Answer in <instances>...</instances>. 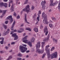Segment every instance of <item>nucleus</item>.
Returning a JSON list of instances; mask_svg holds the SVG:
<instances>
[{"label":"nucleus","instance_id":"nucleus-1","mask_svg":"<svg viewBox=\"0 0 60 60\" xmlns=\"http://www.w3.org/2000/svg\"><path fill=\"white\" fill-rule=\"evenodd\" d=\"M42 18H44V17L43 21V23L45 24H48L49 23V22H48V21H47L48 20L47 16L46 14H45L44 12H43L42 13Z\"/></svg>","mask_w":60,"mask_h":60},{"label":"nucleus","instance_id":"nucleus-2","mask_svg":"<svg viewBox=\"0 0 60 60\" xmlns=\"http://www.w3.org/2000/svg\"><path fill=\"white\" fill-rule=\"evenodd\" d=\"M19 48V49L21 50V52L22 53H25L27 49V48L24 47L21 45H20Z\"/></svg>","mask_w":60,"mask_h":60},{"label":"nucleus","instance_id":"nucleus-3","mask_svg":"<svg viewBox=\"0 0 60 60\" xmlns=\"http://www.w3.org/2000/svg\"><path fill=\"white\" fill-rule=\"evenodd\" d=\"M45 45V42H42V45L41 47L43 48V50L41 51H40V49H38V53L39 54H42L44 52V49L43 48V47Z\"/></svg>","mask_w":60,"mask_h":60},{"label":"nucleus","instance_id":"nucleus-4","mask_svg":"<svg viewBox=\"0 0 60 60\" xmlns=\"http://www.w3.org/2000/svg\"><path fill=\"white\" fill-rule=\"evenodd\" d=\"M10 34H12V37H15V38L14 39V40H17L19 38V37L17 35V34L16 33L13 34L12 32H11L10 33Z\"/></svg>","mask_w":60,"mask_h":60},{"label":"nucleus","instance_id":"nucleus-5","mask_svg":"<svg viewBox=\"0 0 60 60\" xmlns=\"http://www.w3.org/2000/svg\"><path fill=\"white\" fill-rule=\"evenodd\" d=\"M57 52H55L51 55V59H53L54 58H56L57 57Z\"/></svg>","mask_w":60,"mask_h":60},{"label":"nucleus","instance_id":"nucleus-6","mask_svg":"<svg viewBox=\"0 0 60 60\" xmlns=\"http://www.w3.org/2000/svg\"><path fill=\"white\" fill-rule=\"evenodd\" d=\"M30 10V9L29 8V6L28 5L26 6V8L23 9L22 11H25L26 12H29Z\"/></svg>","mask_w":60,"mask_h":60},{"label":"nucleus","instance_id":"nucleus-7","mask_svg":"<svg viewBox=\"0 0 60 60\" xmlns=\"http://www.w3.org/2000/svg\"><path fill=\"white\" fill-rule=\"evenodd\" d=\"M8 4L6 3H4L3 2L0 3V6L1 7H2V6H4L5 7V8H7L8 7Z\"/></svg>","mask_w":60,"mask_h":60},{"label":"nucleus","instance_id":"nucleus-8","mask_svg":"<svg viewBox=\"0 0 60 60\" xmlns=\"http://www.w3.org/2000/svg\"><path fill=\"white\" fill-rule=\"evenodd\" d=\"M46 4L45 1H42L41 3V4L42 6V9L43 10L45 9L46 7L45 6V4Z\"/></svg>","mask_w":60,"mask_h":60},{"label":"nucleus","instance_id":"nucleus-9","mask_svg":"<svg viewBox=\"0 0 60 60\" xmlns=\"http://www.w3.org/2000/svg\"><path fill=\"white\" fill-rule=\"evenodd\" d=\"M7 19H9V20H10V22L11 23H12L13 22V19H12V16H11V15L9 16L8 17H7Z\"/></svg>","mask_w":60,"mask_h":60},{"label":"nucleus","instance_id":"nucleus-10","mask_svg":"<svg viewBox=\"0 0 60 60\" xmlns=\"http://www.w3.org/2000/svg\"><path fill=\"white\" fill-rule=\"evenodd\" d=\"M27 37V36H26L23 39V42L25 43H27L28 40H26V38Z\"/></svg>","mask_w":60,"mask_h":60},{"label":"nucleus","instance_id":"nucleus-11","mask_svg":"<svg viewBox=\"0 0 60 60\" xmlns=\"http://www.w3.org/2000/svg\"><path fill=\"white\" fill-rule=\"evenodd\" d=\"M44 31L45 33L46 32L45 34V35H47V34H48V30L47 27L46 26H45L44 27Z\"/></svg>","mask_w":60,"mask_h":60},{"label":"nucleus","instance_id":"nucleus-12","mask_svg":"<svg viewBox=\"0 0 60 60\" xmlns=\"http://www.w3.org/2000/svg\"><path fill=\"white\" fill-rule=\"evenodd\" d=\"M15 23H16V22H15V20H14V22L12 24V27L11 28V30H13L14 29L13 28V27H14V26L15 25Z\"/></svg>","mask_w":60,"mask_h":60},{"label":"nucleus","instance_id":"nucleus-13","mask_svg":"<svg viewBox=\"0 0 60 60\" xmlns=\"http://www.w3.org/2000/svg\"><path fill=\"white\" fill-rule=\"evenodd\" d=\"M13 4H12V5L11 6V7L10 9V11H11V12H12L14 11V6Z\"/></svg>","mask_w":60,"mask_h":60},{"label":"nucleus","instance_id":"nucleus-14","mask_svg":"<svg viewBox=\"0 0 60 60\" xmlns=\"http://www.w3.org/2000/svg\"><path fill=\"white\" fill-rule=\"evenodd\" d=\"M41 11L40 10L38 11V20L39 21H40V19L39 18H40V14H41Z\"/></svg>","mask_w":60,"mask_h":60},{"label":"nucleus","instance_id":"nucleus-15","mask_svg":"<svg viewBox=\"0 0 60 60\" xmlns=\"http://www.w3.org/2000/svg\"><path fill=\"white\" fill-rule=\"evenodd\" d=\"M49 45L46 46L45 50H46V52H48L49 51V49H48V48H49Z\"/></svg>","mask_w":60,"mask_h":60},{"label":"nucleus","instance_id":"nucleus-16","mask_svg":"<svg viewBox=\"0 0 60 60\" xmlns=\"http://www.w3.org/2000/svg\"><path fill=\"white\" fill-rule=\"evenodd\" d=\"M53 0H50L51 4H50L51 6H54L55 5V4L53 3Z\"/></svg>","mask_w":60,"mask_h":60},{"label":"nucleus","instance_id":"nucleus-17","mask_svg":"<svg viewBox=\"0 0 60 60\" xmlns=\"http://www.w3.org/2000/svg\"><path fill=\"white\" fill-rule=\"evenodd\" d=\"M47 52V54L48 57V58H49L51 56V54H50V53H49V51H48V52Z\"/></svg>","mask_w":60,"mask_h":60},{"label":"nucleus","instance_id":"nucleus-18","mask_svg":"<svg viewBox=\"0 0 60 60\" xmlns=\"http://www.w3.org/2000/svg\"><path fill=\"white\" fill-rule=\"evenodd\" d=\"M49 36H48L47 37V38H45V39L43 40V41H48L49 40Z\"/></svg>","mask_w":60,"mask_h":60},{"label":"nucleus","instance_id":"nucleus-19","mask_svg":"<svg viewBox=\"0 0 60 60\" xmlns=\"http://www.w3.org/2000/svg\"><path fill=\"white\" fill-rule=\"evenodd\" d=\"M25 20L26 22H27L28 24H29V22L27 21V19H26V14H25Z\"/></svg>","mask_w":60,"mask_h":60},{"label":"nucleus","instance_id":"nucleus-20","mask_svg":"<svg viewBox=\"0 0 60 60\" xmlns=\"http://www.w3.org/2000/svg\"><path fill=\"white\" fill-rule=\"evenodd\" d=\"M9 31L10 29H8L7 31H6L5 33V34L6 35L8 34L9 33Z\"/></svg>","mask_w":60,"mask_h":60},{"label":"nucleus","instance_id":"nucleus-21","mask_svg":"<svg viewBox=\"0 0 60 60\" xmlns=\"http://www.w3.org/2000/svg\"><path fill=\"white\" fill-rule=\"evenodd\" d=\"M41 47V42H39L38 43V48H39Z\"/></svg>","mask_w":60,"mask_h":60},{"label":"nucleus","instance_id":"nucleus-22","mask_svg":"<svg viewBox=\"0 0 60 60\" xmlns=\"http://www.w3.org/2000/svg\"><path fill=\"white\" fill-rule=\"evenodd\" d=\"M34 40H35V39L34 38V37L32 38L31 39V41L32 42H34Z\"/></svg>","mask_w":60,"mask_h":60},{"label":"nucleus","instance_id":"nucleus-23","mask_svg":"<svg viewBox=\"0 0 60 60\" xmlns=\"http://www.w3.org/2000/svg\"><path fill=\"white\" fill-rule=\"evenodd\" d=\"M27 43L29 45V46H30V47H32V43L31 42H27Z\"/></svg>","mask_w":60,"mask_h":60},{"label":"nucleus","instance_id":"nucleus-24","mask_svg":"<svg viewBox=\"0 0 60 60\" xmlns=\"http://www.w3.org/2000/svg\"><path fill=\"white\" fill-rule=\"evenodd\" d=\"M58 8L59 9V11L60 12V1H59V2Z\"/></svg>","mask_w":60,"mask_h":60},{"label":"nucleus","instance_id":"nucleus-25","mask_svg":"<svg viewBox=\"0 0 60 60\" xmlns=\"http://www.w3.org/2000/svg\"><path fill=\"white\" fill-rule=\"evenodd\" d=\"M17 56H19V57H21V56H22V55L21 53H19L18 54Z\"/></svg>","mask_w":60,"mask_h":60},{"label":"nucleus","instance_id":"nucleus-26","mask_svg":"<svg viewBox=\"0 0 60 60\" xmlns=\"http://www.w3.org/2000/svg\"><path fill=\"white\" fill-rule=\"evenodd\" d=\"M36 52L37 53L38 52V43H37V44L36 45Z\"/></svg>","mask_w":60,"mask_h":60},{"label":"nucleus","instance_id":"nucleus-27","mask_svg":"<svg viewBox=\"0 0 60 60\" xmlns=\"http://www.w3.org/2000/svg\"><path fill=\"white\" fill-rule=\"evenodd\" d=\"M34 30L35 32H38V29L36 28H34Z\"/></svg>","mask_w":60,"mask_h":60},{"label":"nucleus","instance_id":"nucleus-28","mask_svg":"<svg viewBox=\"0 0 60 60\" xmlns=\"http://www.w3.org/2000/svg\"><path fill=\"white\" fill-rule=\"evenodd\" d=\"M7 11V10H4L3 11V12L2 14V15H4V14H5Z\"/></svg>","mask_w":60,"mask_h":60},{"label":"nucleus","instance_id":"nucleus-29","mask_svg":"<svg viewBox=\"0 0 60 60\" xmlns=\"http://www.w3.org/2000/svg\"><path fill=\"white\" fill-rule=\"evenodd\" d=\"M52 20L54 21H56V18L54 17H52Z\"/></svg>","mask_w":60,"mask_h":60},{"label":"nucleus","instance_id":"nucleus-30","mask_svg":"<svg viewBox=\"0 0 60 60\" xmlns=\"http://www.w3.org/2000/svg\"><path fill=\"white\" fill-rule=\"evenodd\" d=\"M37 17V15H36V13H35L34 15L33 16V18L34 19H35V18Z\"/></svg>","mask_w":60,"mask_h":60},{"label":"nucleus","instance_id":"nucleus-31","mask_svg":"<svg viewBox=\"0 0 60 60\" xmlns=\"http://www.w3.org/2000/svg\"><path fill=\"white\" fill-rule=\"evenodd\" d=\"M28 0H26L25 2L24 3V4H27L28 3Z\"/></svg>","mask_w":60,"mask_h":60},{"label":"nucleus","instance_id":"nucleus-32","mask_svg":"<svg viewBox=\"0 0 60 60\" xmlns=\"http://www.w3.org/2000/svg\"><path fill=\"white\" fill-rule=\"evenodd\" d=\"M3 27L5 29H6L7 28V26L6 25H3Z\"/></svg>","mask_w":60,"mask_h":60},{"label":"nucleus","instance_id":"nucleus-33","mask_svg":"<svg viewBox=\"0 0 60 60\" xmlns=\"http://www.w3.org/2000/svg\"><path fill=\"white\" fill-rule=\"evenodd\" d=\"M26 30H28L29 31H31V30L29 28H26Z\"/></svg>","mask_w":60,"mask_h":60},{"label":"nucleus","instance_id":"nucleus-34","mask_svg":"<svg viewBox=\"0 0 60 60\" xmlns=\"http://www.w3.org/2000/svg\"><path fill=\"white\" fill-rule=\"evenodd\" d=\"M4 39L2 40V41H0V43L1 44H3L4 43Z\"/></svg>","mask_w":60,"mask_h":60},{"label":"nucleus","instance_id":"nucleus-35","mask_svg":"<svg viewBox=\"0 0 60 60\" xmlns=\"http://www.w3.org/2000/svg\"><path fill=\"white\" fill-rule=\"evenodd\" d=\"M46 55V53H44V54L43 55V56L42 57V58H44Z\"/></svg>","mask_w":60,"mask_h":60},{"label":"nucleus","instance_id":"nucleus-36","mask_svg":"<svg viewBox=\"0 0 60 60\" xmlns=\"http://www.w3.org/2000/svg\"><path fill=\"white\" fill-rule=\"evenodd\" d=\"M55 49V47H52V48L51 49V51H52L53 50Z\"/></svg>","mask_w":60,"mask_h":60},{"label":"nucleus","instance_id":"nucleus-37","mask_svg":"<svg viewBox=\"0 0 60 60\" xmlns=\"http://www.w3.org/2000/svg\"><path fill=\"white\" fill-rule=\"evenodd\" d=\"M34 9V7L32 5L31 7V9L32 10H33Z\"/></svg>","mask_w":60,"mask_h":60},{"label":"nucleus","instance_id":"nucleus-38","mask_svg":"<svg viewBox=\"0 0 60 60\" xmlns=\"http://www.w3.org/2000/svg\"><path fill=\"white\" fill-rule=\"evenodd\" d=\"M19 30H21L22 32H23L24 31V29L22 28H20L19 29Z\"/></svg>","mask_w":60,"mask_h":60},{"label":"nucleus","instance_id":"nucleus-39","mask_svg":"<svg viewBox=\"0 0 60 60\" xmlns=\"http://www.w3.org/2000/svg\"><path fill=\"white\" fill-rule=\"evenodd\" d=\"M49 26L50 27H52L53 26V25L51 24H50L49 25Z\"/></svg>","mask_w":60,"mask_h":60},{"label":"nucleus","instance_id":"nucleus-40","mask_svg":"<svg viewBox=\"0 0 60 60\" xmlns=\"http://www.w3.org/2000/svg\"><path fill=\"white\" fill-rule=\"evenodd\" d=\"M22 60V58H17V60Z\"/></svg>","mask_w":60,"mask_h":60},{"label":"nucleus","instance_id":"nucleus-41","mask_svg":"<svg viewBox=\"0 0 60 60\" xmlns=\"http://www.w3.org/2000/svg\"><path fill=\"white\" fill-rule=\"evenodd\" d=\"M9 21L8 20L6 21L5 22L6 24H7L8 23V22Z\"/></svg>","mask_w":60,"mask_h":60},{"label":"nucleus","instance_id":"nucleus-42","mask_svg":"<svg viewBox=\"0 0 60 60\" xmlns=\"http://www.w3.org/2000/svg\"><path fill=\"white\" fill-rule=\"evenodd\" d=\"M40 28H41V29H42V28H43V26H42V25H41Z\"/></svg>","mask_w":60,"mask_h":60},{"label":"nucleus","instance_id":"nucleus-43","mask_svg":"<svg viewBox=\"0 0 60 60\" xmlns=\"http://www.w3.org/2000/svg\"><path fill=\"white\" fill-rule=\"evenodd\" d=\"M20 18V16H19V15H18L17 17V19H19Z\"/></svg>","mask_w":60,"mask_h":60},{"label":"nucleus","instance_id":"nucleus-44","mask_svg":"<svg viewBox=\"0 0 60 60\" xmlns=\"http://www.w3.org/2000/svg\"><path fill=\"white\" fill-rule=\"evenodd\" d=\"M10 6H11V2H9V3L8 7H10Z\"/></svg>","mask_w":60,"mask_h":60},{"label":"nucleus","instance_id":"nucleus-45","mask_svg":"<svg viewBox=\"0 0 60 60\" xmlns=\"http://www.w3.org/2000/svg\"><path fill=\"white\" fill-rule=\"evenodd\" d=\"M15 43L14 42H12L11 43V45H14Z\"/></svg>","mask_w":60,"mask_h":60},{"label":"nucleus","instance_id":"nucleus-46","mask_svg":"<svg viewBox=\"0 0 60 60\" xmlns=\"http://www.w3.org/2000/svg\"><path fill=\"white\" fill-rule=\"evenodd\" d=\"M18 33H22V31H20L19 30H18Z\"/></svg>","mask_w":60,"mask_h":60},{"label":"nucleus","instance_id":"nucleus-47","mask_svg":"<svg viewBox=\"0 0 60 60\" xmlns=\"http://www.w3.org/2000/svg\"><path fill=\"white\" fill-rule=\"evenodd\" d=\"M5 49H9V47H8V46H6L5 47Z\"/></svg>","mask_w":60,"mask_h":60},{"label":"nucleus","instance_id":"nucleus-48","mask_svg":"<svg viewBox=\"0 0 60 60\" xmlns=\"http://www.w3.org/2000/svg\"><path fill=\"white\" fill-rule=\"evenodd\" d=\"M4 38L3 37L2 38H0V40H4Z\"/></svg>","mask_w":60,"mask_h":60},{"label":"nucleus","instance_id":"nucleus-49","mask_svg":"<svg viewBox=\"0 0 60 60\" xmlns=\"http://www.w3.org/2000/svg\"><path fill=\"white\" fill-rule=\"evenodd\" d=\"M55 5H56V4H58V1H56L55 2Z\"/></svg>","mask_w":60,"mask_h":60},{"label":"nucleus","instance_id":"nucleus-50","mask_svg":"<svg viewBox=\"0 0 60 60\" xmlns=\"http://www.w3.org/2000/svg\"><path fill=\"white\" fill-rule=\"evenodd\" d=\"M24 24H22L20 26L21 27L23 26H24Z\"/></svg>","mask_w":60,"mask_h":60},{"label":"nucleus","instance_id":"nucleus-51","mask_svg":"<svg viewBox=\"0 0 60 60\" xmlns=\"http://www.w3.org/2000/svg\"><path fill=\"white\" fill-rule=\"evenodd\" d=\"M49 23H53V22L51 20H50L49 21Z\"/></svg>","mask_w":60,"mask_h":60},{"label":"nucleus","instance_id":"nucleus-52","mask_svg":"<svg viewBox=\"0 0 60 60\" xmlns=\"http://www.w3.org/2000/svg\"><path fill=\"white\" fill-rule=\"evenodd\" d=\"M4 2H7L8 1V0H3Z\"/></svg>","mask_w":60,"mask_h":60},{"label":"nucleus","instance_id":"nucleus-53","mask_svg":"<svg viewBox=\"0 0 60 60\" xmlns=\"http://www.w3.org/2000/svg\"><path fill=\"white\" fill-rule=\"evenodd\" d=\"M15 0L16 1V4H18L17 1H19V0Z\"/></svg>","mask_w":60,"mask_h":60},{"label":"nucleus","instance_id":"nucleus-54","mask_svg":"<svg viewBox=\"0 0 60 60\" xmlns=\"http://www.w3.org/2000/svg\"><path fill=\"white\" fill-rule=\"evenodd\" d=\"M23 46H24V47H26V45H22Z\"/></svg>","mask_w":60,"mask_h":60},{"label":"nucleus","instance_id":"nucleus-55","mask_svg":"<svg viewBox=\"0 0 60 60\" xmlns=\"http://www.w3.org/2000/svg\"><path fill=\"white\" fill-rule=\"evenodd\" d=\"M29 50H27L26 51V53H29Z\"/></svg>","mask_w":60,"mask_h":60},{"label":"nucleus","instance_id":"nucleus-56","mask_svg":"<svg viewBox=\"0 0 60 60\" xmlns=\"http://www.w3.org/2000/svg\"><path fill=\"white\" fill-rule=\"evenodd\" d=\"M14 15L15 16H16V14L15 12H14Z\"/></svg>","mask_w":60,"mask_h":60},{"label":"nucleus","instance_id":"nucleus-57","mask_svg":"<svg viewBox=\"0 0 60 60\" xmlns=\"http://www.w3.org/2000/svg\"><path fill=\"white\" fill-rule=\"evenodd\" d=\"M14 32H17V30H14Z\"/></svg>","mask_w":60,"mask_h":60},{"label":"nucleus","instance_id":"nucleus-58","mask_svg":"<svg viewBox=\"0 0 60 60\" xmlns=\"http://www.w3.org/2000/svg\"><path fill=\"white\" fill-rule=\"evenodd\" d=\"M4 15H2L0 16V18H3V16H4Z\"/></svg>","mask_w":60,"mask_h":60},{"label":"nucleus","instance_id":"nucleus-59","mask_svg":"<svg viewBox=\"0 0 60 60\" xmlns=\"http://www.w3.org/2000/svg\"><path fill=\"white\" fill-rule=\"evenodd\" d=\"M2 11L0 9V13H2Z\"/></svg>","mask_w":60,"mask_h":60},{"label":"nucleus","instance_id":"nucleus-60","mask_svg":"<svg viewBox=\"0 0 60 60\" xmlns=\"http://www.w3.org/2000/svg\"><path fill=\"white\" fill-rule=\"evenodd\" d=\"M29 57V56H28V55H27L26 56V58H28V57Z\"/></svg>","mask_w":60,"mask_h":60},{"label":"nucleus","instance_id":"nucleus-61","mask_svg":"<svg viewBox=\"0 0 60 60\" xmlns=\"http://www.w3.org/2000/svg\"><path fill=\"white\" fill-rule=\"evenodd\" d=\"M26 35V34L25 33H24L23 34V36H25V35Z\"/></svg>","mask_w":60,"mask_h":60},{"label":"nucleus","instance_id":"nucleus-62","mask_svg":"<svg viewBox=\"0 0 60 60\" xmlns=\"http://www.w3.org/2000/svg\"><path fill=\"white\" fill-rule=\"evenodd\" d=\"M8 47H10V44H8Z\"/></svg>","mask_w":60,"mask_h":60},{"label":"nucleus","instance_id":"nucleus-63","mask_svg":"<svg viewBox=\"0 0 60 60\" xmlns=\"http://www.w3.org/2000/svg\"><path fill=\"white\" fill-rule=\"evenodd\" d=\"M51 11V9H50L49 10V12H51V11Z\"/></svg>","mask_w":60,"mask_h":60},{"label":"nucleus","instance_id":"nucleus-64","mask_svg":"<svg viewBox=\"0 0 60 60\" xmlns=\"http://www.w3.org/2000/svg\"><path fill=\"white\" fill-rule=\"evenodd\" d=\"M0 52L1 53H3V52L2 51H0Z\"/></svg>","mask_w":60,"mask_h":60}]
</instances>
